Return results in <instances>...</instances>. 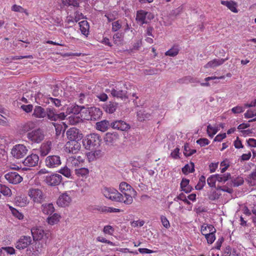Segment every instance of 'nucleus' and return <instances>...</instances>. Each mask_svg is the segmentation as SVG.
<instances>
[{"label":"nucleus","mask_w":256,"mask_h":256,"mask_svg":"<svg viewBox=\"0 0 256 256\" xmlns=\"http://www.w3.org/2000/svg\"><path fill=\"white\" fill-rule=\"evenodd\" d=\"M180 51L178 46H174L170 49L166 51L165 53L166 56H176Z\"/></svg>","instance_id":"nucleus-38"},{"label":"nucleus","mask_w":256,"mask_h":256,"mask_svg":"<svg viewBox=\"0 0 256 256\" xmlns=\"http://www.w3.org/2000/svg\"><path fill=\"white\" fill-rule=\"evenodd\" d=\"M44 138V132L38 128L27 134V138L33 143H40Z\"/></svg>","instance_id":"nucleus-6"},{"label":"nucleus","mask_w":256,"mask_h":256,"mask_svg":"<svg viewBox=\"0 0 256 256\" xmlns=\"http://www.w3.org/2000/svg\"><path fill=\"white\" fill-rule=\"evenodd\" d=\"M80 30L82 33L84 35L87 36L89 32V24L86 20H82L78 23Z\"/></svg>","instance_id":"nucleus-35"},{"label":"nucleus","mask_w":256,"mask_h":256,"mask_svg":"<svg viewBox=\"0 0 256 256\" xmlns=\"http://www.w3.org/2000/svg\"><path fill=\"white\" fill-rule=\"evenodd\" d=\"M146 12L143 10H140L137 12L136 20L140 22L141 25L148 23V22L146 20Z\"/></svg>","instance_id":"nucleus-29"},{"label":"nucleus","mask_w":256,"mask_h":256,"mask_svg":"<svg viewBox=\"0 0 256 256\" xmlns=\"http://www.w3.org/2000/svg\"><path fill=\"white\" fill-rule=\"evenodd\" d=\"M28 195L34 203L42 204L45 199V194L39 188H31L28 191Z\"/></svg>","instance_id":"nucleus-5"},{"label":"nucleus","mask_w":256,"mask_h":256,"mask_svg":"<svg viewBox=\"0 0 256 256\" xmlns=\"http://www.w3.org/2000/svg\"><path fill=\"white\" fill-rule=\"evenodd\" d=\"M2 194L5 196H10L12 194L11 190L10 188L5 185L0 184V194Z\"/></svg>","instance_id":"nucleus-43"},{"label":"nucleus","mask_w":256,"mask_h":256,"mask_svg":"<svg viewBox=\"0 0 256 256\" xmlns=\"http://www.w3.org/2000/svg\"><path fill=\"white\" fill-rule=\"evenodd\" d=\"M20 108L25 112L28 113L32 111L33 109V106L30 104L28 105L23 104L21 106Z\"/></svg>","instance_id":"nucleus-58"},{"label":"nucleus","mask_w":256,"mask_h":256,"mask_svg":"<svg viewBox=\"0 0 256 256\" xmlns=\"http://www.w3.org/2000/svg\"><path fill=\"white\" fill-rule=\"evenodd\" d=\"M220 3L226 6L232 12H238V10L236 9L237 4L236 2L232 0H222Z\"/></svg>","instance_id":"nucleus-34"},{"label":"nucleus","mask_w":256,"mask_h":256,"mask_svg":"<svg viewBox=\"0 0 256 256\" xmlns=\"http://www.w3.org/2000/svg\"><path fill=\"white\" fill-rule=\"evenodd\" d=\"M137 116L140 121L144 120L145 118H148L150 117V114L144 111L140 110L138 112Z\"/></svg>","instance_id":"nucleus-50"},{"label":"nucleus","mask_w":256,"mask_h":256,"mask_svg":"<svg viewBox=\"0 0 256 256\" xmlns=\"http://www.w3.org/2000/svg\"><path fill=\"white\" fill-rule=\"evenodd\" d=\"M102 192L106 198L112 201L122 202L123 200V194L114 188L104 187Z\"/></svg>","instance_id":"nucleus-3"},{"label":"nucleus","mask_w":256,"mask_h":256,"mask_svg":"<svg viewBox=\"0 0 256 256\" xmlns=\"http://www.w3.org/2000/svg\"><path fill=\"white\" fill-rule=\"evenodd\" d=\"M41 210L44 214L47 215H51L54 212V205L52 203L42 204L41 206Z\"/></svg>","instance_id":"nucleus-26"},{"label":"nucleus","mask_w":256,"mask_h":256,"mask_svg":"<svg viewBox=\"0 0 256 256\" xmlns=\"http://www.w3.org/2000/svg\"><path fill=\"white\" fill-rule=\"evenodd\" d=\"M52 148V143L50 142H46L43 143L40 148V152L42 156H46L50 152Z\"/></svg>","instance_id":"nucleus-32"},{"label":"nucleus","mask_w":256,"mask_h":256,"mask_svg":"<svg viewBox=\"0 0 256 256\" xmlns=\"http://www.w3.org/2000/svg\"><path fill=\"white\" fill-rule=\"evenodd\" d=\"M160 220L162 226L166 228H168L170 227L169 221L168 220L165 216H160Z\"/></svg>","instance_id":"nucleus-54"},{"label":"nucleus","mask_w":256,"mask_h":256,"mask_svg":"<svg viewBox=\"0 0 256 256\" xmlns=\"http://www.w3.org/2000/svg\"><path fill=\"white\" fill-rule=\"evenodd\" d=\"M176 199H178L181 200H182L185 203L188 204H190V202L187 200L186 198V195H184L183 193H181L178 196L174 198V200H176Z\"/></svg>","instance_id":"nucleus-55"},{"label":"nucleus","mask_w":256,"mask_h":256,"mask_svg":"<svg viewBox=\"0 0 256 256\" xmlns=\"http://www.w3.org/2000/svg\"><path fill=\"white\" fill-rule=\"evenodd\" d=\"M101 141L102 139L98 134L92 133L86 136L82 140V143L86 149L94 150L100 146Z\"/></svg>","instance_id":"nucleus-2"},{"label":"nucleus","mask_w":256,"mask_h":256,"mask_svg":"<svg viewBox=\"0 0 256 256\" xmlns=\"http://www.w3.org/2000/svg\"><path fill=\"white\" fill-rule=\"evenodd\" d=\"M196 143L200 144L201 146H204L208 144L210 141L206 138H201L196 141Z\"/></svg>","instance_id":"nucleus-56"},{"label":"nucleus","mask_w":256,"mask_h":256,"mask_svg":"<svg viewBox=\"0 0 256 256\" xmlns=\"http://www.w3.org/2000/svg\"><path fill=\"white\" fill-rule=\"evenodd\" d=\"M110 126L114 129H116L121 131H126L130 129L128 124L123 120H116L110 122Z\"/></svg>","instance_id":"nucleus-20"},{"label":"nucleus","mask_w":256,"mask_h":256,"mask_svg":"<svg viewBox=\"0 0 256 256\" xmlns=\"http://www.w3.org/2000/svg\"><path fill=\"white\" fill-rule=\"evenodd\" d=\"M110 126V123L107 120H103L96 123V128L98 130L104 132Z\"/></svg>","instance_id":"nucleus-31"},{"label":"nucleus","mask_w":256,"mask_h":256,"mask_svg":"<svg viewBox=\"0 0 256 256\" xmlns=\"http://www.w3.org/2000/svg\"><path fill=\"white\" fill-rule=\"evenodd\" d=\"M244 115V117L247 118H252L253 116H256V110H248Z\"/></svg>","instance_id":"nucleus-61"},{"label":"nucleus","mask_w":256,"mask_h":256,"mask_svg":"<svg viewBox=\"0 0 256 256\" xmlns=\"http://www.w3.org/2000/svg\"><path fill=\"white\" fill-rule=\"evenodd\" d=\"M87 158L89 162H92L102 156V151L96 149L90 150V152L86 153Z\"/></svg>","instance_id":"nucleus-23"},{"label":"nucleus","mask_w":256,"mask_h":256,"mask_svg":"<svg viewBox=\"0 0 256 256\" xmlns=\"http://www.w3.org/2000/svg\"><path fill=\"white\" fill-rule=\"evenodd\" d=\"M46 109L40 106H36L34 110L32 116L36 118H42L46 116Z\"/></svg>","instance_id":"nucleus-24"},{"label":"nucleus","mask_w":256,"mask_h":256,"mask_svg":"<svg viewBox=\"0 0 256 256\" xmlns=\"http://www.w3.org/2000/svg\"><path fill=\"white\" fill-rule=\"evenodd\" d=\"M86 1L88 2V0H62V2L64 6L78 8L80 6V3Z\"/></svg>","instance_id":"nucleus-25"},{"label":"nucleus","mask_w":256,"mask_h":256,"mask_svg":"<svg viewBox=\"0 0 256 256\" xmlns=\"http://www.w3.org/2000/svg\"><path fill=\"white\" fill-rule=\"evenodd\" d=\"M180 148H176L172 152L170 156L174 159H178L180 158L179 156V152Z\"/></svg>","instance_id":"nucleus-60"},{"label":"nucleus","mask_w":256,"mask_h":256,"mask_svg":"<svg viewBox=\"0 0 256 256\" xmlns=\"http://www.w3.org/2000/svg\"><path fill=\"white\" fill-rule=\"evenodd\" d=\"M182 10L183 8L182 6H179L172 10L170 14V16L171 17H176L182 12Z\"/></svg>","instance_id":"nucleus-51"},{"label":"nucleus","mask_w":256,"mask_h":256,"mask_svg":"<svg viewBox=\"0 0 256 256\" xmlns=\"http://www.w3.org/2000/svg\"><path fill=\"white\" fill-rule=\"evenodd\" d=\"M15 203L18 206L24 207L26 206L28 203V198L26 196H18L15 198Z\"/></svg>","instance_id":"nucleus-36"},{"label":"nucleus","mask_w":256,"mask_h":256,"mask_svg":"<svg viewBox=\"0 0 256 256\" xmlns=\"http://www.w3.org/2000/svg\"><path fill=\"white\" fill-rule=\"evenodd\" d=\"M45 164L49 168H57L61 164L60 158L57 155L49 156L45 160Z\"/></svg>","instance_id":"nucleus-9"},{"label":"nucleus","mask_w":256,"mask_h":256,"mask_svg":"<svg viewBox=\"0 0 256 256\" xmlns=\"http://www.w3.org/2000/svg\"><path fill=\"white\" fill-rule=\"evenodd\" d=\"M217 132V130L212 127L210 124L208 126L207 133L210 138H212L216 134Z\"/></svg>","instance_id":"nucleus-52"},{"label":"nucleus","mask_w":256,"mask_h":256,"mask_svg":"<svg viewBox=\"0 0 256 256\" xmlns=\"http://www.w3.org/2000/svg\"><path fill=\"white\" fill-rule=\"evenodd\" d=\"M231 185L234 187H238L242 185L244 180L242 178L238 177L232 180Z\"/></svg>","instance_id":"nucleus-45"},{"label":"nucleus","mask_w":256,"mask_h":256,"mask_svg":"<svg viewBox=\"0 0 256 256\" xmlns=\"http://www.w3.org/2000/svg\"><path fill=\"white\" fill-rule=\"evenodd\" d=\"M35 126V124L32 121H28L22 124L20 126V130L21 132L26 133L32 130Z\"/></svg>","instance_id":"nucleus-27"},{"label":"nucleus","mask_w":256,"mask_h":256,"mask_svg":"<svg viewBox=\"0 0 256 256\" xmlns=\"http://www.w3.org/2000/svg\"><path fill=\"white\" fill-rule=\"evenodd\" d=\"M36 241L34 250H35L38 254L42 253L44 252L48 244L50 242V240H46Z\"/></svg>","instance_id":"nucleus-22"},{"label":"nucleus","mask_w":256,"mask_h":256,"mask_svg":"<svg viewBox=\"0 0 256 256\" xmlns=\"http://www.w3.org/2000/svg\"><path fill=\"white\" fill-rule=\"evenodd\" d=\"M58 172L64 176L66 178H70L71 176V171L68 168L67 166H64L62 168H60Z\"/></svg>","instance_id":"nucleus-48"},{"label":"nucleus","mask_w":256,"mask_h":256,"mask_svg":"<svg viewBox=\"0 0 256 256\" xmlns=\"http://www.w3.org/2000/svg\"><path fill=\"white\" fill-rule=\"evenodd\" d=\"M84 110V111L82 112H85V108L84 106H80L78 105L72 106L70 108H69L68 109V110L70 113H72L74 114H79L82 110Z\"/></svg>","instance_id":"nucleus-37"},{"label":"nucleus","mask_w":256,"mask_h":256,"mask_svg":"<svg viewBox=\"0 0 256 256\" xmlns=\"http://www.w3.org/2000/svg\"><path fill=\"white\" fill-rule=\"evenodd\" d=\"M39 160V156L36 154H32L28 156L22 163L25 166L32 167L36 166Z\"/></svg>","instance_id":"nucleus-18"},{"label":"nucleus","mask_w":256,"mask_h":256,"mask_svg":"<svg viewBox=\"0 0 256 256\" xmlns=\"http://www.w3.org/2000/svg\"><path fill=\"white\" fill-rule=\"evenodd\" d=\"M118 104L113 102H109L104 106L105 111L109 114L114 113L118 108Z\"/></svg>","instance_id":"nucleus-30"},{"label":"nucleus","mask_w":256,"mask_h":256,"mask_svg":"<svg viewBox=\"0 0 256 256\" xmlns=\"http://www.w3.org/2000/svg\"><path fill=\"white\" fill-rule=\"evenodd\" d=\"M120 190L124 195L122 202L126 204H130L133 202L132 198H135L137 192L126 182H122L120 184Z\"/></svg>","instance_id":"nucleus-1"},{"label":"nucleus","mask_w":256,"mask_h":256,"mask_svg":"<svg viewBox=\"0 0 256 256\" xmlns=\"http://www.w3.org/2000/svg\"><path fill=\"white\" fill-rule=\"evenodd\" d=\"M12 10L15 12H24V8L20 6L14 4L12 7Z\"/></svg>","instance_id":"nucleus-62"},{"label":"nucleus","mask_w":256,"mask_h":256,"mask_svg":"<svg viewBox=\"0 0 256 256\" xmlns=\"http://www.w3.org/2000/svg\"><path fill=\"white\" fill-rule=\"evenodd\" d=\"M190 164L192 166V168L188 164H186L182 168V172L184 174H187L190 172H193L194 171V164L192 162H190Z\"/></svg>","instance_id":"nucleus-42"},{"label":"nucleus","mask_w":256,"mask_h":256,"mask_svg":"<svg viewBox=\"0 0 256 256\" xmlns=\"http://www.w3.org/2000/svg\"><path fill=\"white\" fill-rule=\"evenodd\" d=\"M190 180L186 178H183L180 183V188L184 192L186 193L190 192L192 188L189 185Z\"/></svg>","instance_id":"nucleus-33"},{"label":"nucleus","mask_w":256,"mask_h":256,"mask_svg":"<svg viewBox=\"0 0 256 256\" xmlns=\"http://www.w3.org/2000/svg\"><path fill=\"white\" fill-rule=\"evenodd\" d=\"M85 112L88 115L84 118V119L90 120H97L102 116V112L100 108L90 107L85 110Z\"/></svg>","instance_id":"nucleus-7"},{"label":"nucleus","mask_w":256,"mask_h":256,"mask_svg":"<svg viewBox=\"0 0 256 256\" xmlns=\"http://www.w3.org/2000/svg\"><path fill=\"white\" fill-rule=\"evenodd\" d=\"M31 232L34 240H50L52 238V233L50 232L44 231L40 228H32Z\"/></svg>","instance_id":"nucleus-4"},{"label":"nucleus","mask_w":256,"mask_h":256,"mask_svg":"<svg viewBox=\"0 0 256 256\" xmlns=\"http://www.w3.org/2000/svg\"><path fill=\"white\" fill-rule=\"evenodd\" d=\"M122 33L118 32L114 34L113 36L114 42L116 44H119L122 38Z\"/></svg>","instance_id":"nucleus-59"},{"label":"nucleus","mask_w":256,"mask_h":256,"mask_svg":"<svg viewBox=\"0 0 256 256\" xmlns=\"http://www.w3.org/2000/svg\"><path fill=\"white\" fill-rule=\"evenodd\" d=\"M62 176L57 174L48 176L45 178L46 182L50 186H56L58 185L62 182Z\"/></svg>","instance_id":"nucleus-15"},{"label":"nucleus","mask_w":256,"mask_h":256,"mask_svg":"<svg viewBox=\"0 0 256 256\" xmlns=\"http://www.w3.org/2000/svg\"><path fill=\"white\" fill-rule=\"evenodd\" d=\"M32 243V238L30 236H22L16 242V248L20 250L26 248Z\"/></svg>","instance_id":"nucleus-14"},{"label":"nucleus","mask_w":256,"mask_h":256,"mask_svg":"<svg viewBox=\"0 0 256 256\" xmlns=\"http://www.w3.org/2000/svg\"><path fill=\"white\" fill-rule=\"evenodd\" d=\"M196 150H191L188 144H186L184 146V154L186 156H189L196 152Z\"/></svg>","instance_id":"nucleus-44"},{"label":"nucleus","mask_w":256,"mask_h":256,"mask_svg":"<svg viewBox=\"0 0 256 256\" xmlns=\"http://www.w3.org/2000/svg\"><path fill=\"white\" fill-rule=\"evenodd\" d=\"M66 135L70 141L81 140L83 137L81 132L76 128H70L66 132Z\"/></svg>","instance_id":"nucleus-11"},{"label":"nucleus","mask_w":256,"mask_h":256,"mask_svg":"<svg viewBox=\"0 0 256 256\" xmlns=\"http://www.w3.org/2000/svg\"><path fill=\"white\" fill-rule=\"evenodd\" d=\"M75 172L77 176L79 177H84L88 174L89 170L87 168H82L76 169Z\"/></svg>","instance_id":"nucleus-40"},{"label":"nucleus","mask_w":256,"mask_h":256,"mask_svg":"<svg viewBox=\"0 0 256 256\" xmlns=\"http://www.w3.org/2000/svg\"><path fill=\"white\" fill-rule=\"evenodd\" d=\"M217 180L221 182H225L231 178V174L230 173L226 174H216Z\"/></svg>","instance_id":"nucleus-41"},{"label":"nucleus","mask_w":256,"mask_h":256,"mask_svg":"<svg viewBox=\"0 0 256 256\" xmlns=\"http://www.w3.org/2000/svg\"><path fill=\"white\" fill-rule=\"evenodd\" d=\"M10 209L12 214V215L18 220H22L24 218V216L22 213L20 212L18 210L12 206H10Z\"/></svg>","instance_id":"nucleus-47"},{"label":"nucleus","mask_w":256,"mask_h":256,"mask_svg":"<svg viewBox=\"0 0 256 256\" xmlns=\"http://www.w3.org/2000/svg\"><path fill=\"white\" fill-rule=\"evenodd\" d=\"M232 111L234 114H240L242 112H244V110L242 106H236V107L233 108L232 109Z\"/></svg>","instance_id":"nucleus-64"},{"label":"nucleus","mask_w":256,"mask_h":256,"mask_svg":"<svg viewBox=\"0 0 256 256\" xmlns=\"http://www.w3.org/2000/svg\"><path fill=\"white\" fill-rule=\"evenodd\" d=\"M229 59V58L228 56L225 58H220V59H214L208 62L204 67L205 68H214L216 66H221L222 64L226 61L228 60Z\"/></svg>","instance_id":"nucleus-21"},{"label":"nucleus","mask_w":256,"mask_h":256,"mask_svg":"<svg viewBox=\"0 0 256 256\" xmlns=\"http://www.w3.org/2000/svg\"><path fill=\"white\" fill-rule=\"evenodd\" d=\"M60 216L58 214L54 213L53 215L47 218V222L50 225L56 224L60 220Z\"/></svg>","instance_id":"nucleus-39"},{"label":"nucleus","mask_w":256,"mask_h":256,"mask_svg":"<svg viewBox=\"0 0 256 256\" xmlns=\"http://www.w3.org/2000/svg\"><path fill=\"white\" fill-rule=\"evenodd\" d=\"M122 27L121 23L120 20L114 22L112 23V31L116 32L119 30Z\"/></svg>","instance_id":"nucleus-53"},{"label":"nucleus","mask_w":256,"mask_h":256,"mask_svg":"<svg viewBox=\"0 0 256 256\" xmlns=\"http://www.w3.org/2000/svg\"><path fill=\"white\" fill-rule=\"evenodd\" d=\"M69 161L71 162L72 164L74 166H78L80 164L76 158V156H72L70 157Z\"/></svg>","instance_id":"nucleus-63"},{"label":"nucleus","mask_w":256,"mask_h":256,"mask_svg":"<svg viewBox=\"0 0 256 256\" xmlns=\"http://www.w3.org/2000/svg\"><path fill=\"white\" fill-rule=\"evenodd\" d=\"M119 136L116 132H107L104 138V140L106 144L108 146H114L119 140Z\"/></svg>","instance_id":"nucleus-13"},{"label":"nucleus","mask_w":256,"mask_h":256,"mask_svg":"<svg viewBox=\"0 0 256 256\" xmlns=\"http://www.w3.org/2000/svg\"><path fill=\"white\" fill-rule=\"evenodd\" d=\"M206 184V178L204 176H202L198 180V182L197 185L195 186V188L197 190H201L202 189Z\"/></svg>","instance_id":"nucleus-46"},{"label":"nucleus","mask_w":256,"mask_h":256,"mask_svg":"<svg viewBox=\"0 0 256 256\" xmlns=\"http://www.w3.org/2000/svg\"><path fill=\"white\" fill-rule=\"evenodd\" d=\"M4 177L10 183L14 184L20 183L22 180V178L18 173L14 172L7 173Z\"/></svg>","instance_id":"nucleus-16"},{"label":"nucleus","mask_w":256,"mask_h":256,"mask_svg":"<svg viewBox=\"0 0 256 256\" xmlns=\"http://www.w3.org/2000/svg\"><path fill=\"white\" fill-rule=\"evenodd\" d=\"M72 201V198L68 192L60 194L57 200L58 205L61 207L68 206Z\"/></svg>","instance_id":"nucleus-19"},{"label":"nucleus","mask_w":256,"mask_h":256,"mask_svg":"<svg viewBox=\"0 0 256 256\" xmlns=\"http://www.w3.org/2000/svg\"><path fill=\"white\" fill-rule=\"evenodd\" d=\"M106 92H110L113 97H116L120 98H128V96H126L127 92L126 90H121L117 86L114 88H112L111 90L106 89Z\"/></svg>","instance_id":"nucleus-17"},{"label":"nucleus","mask_w":256,"mask_h":256,"mask_svg":"<svg viewBox=\"0 0 256 256\" xmlns=\"http://www.w3.org/2000/svg\"><path fill=\"white\" fill-rule=\"evenodd\" d=\"M46 116L51 121L58 120V116L56 110L54 108H46Z\"/></svg>","instance_id":"nucleus-28"},{"label":"nucleus","mask_w":256,"mask_h":256,"mask_svg":"<svg viewBox=\"0 0 256 256\" xmlns=\"http://www.w3.org/2000/svg\"><path fill=\"white\" fill-rule=\"evenodd\" d=\"M28 152V148L24 144H16L13 147L11 154L14 157L19 159L25 156Z\"/></svg>","instance_id":"nucleus-8"},{"label":"nucleus","mask_w":256,"mask_h":256,"mask_svg":"<svg viewBox=\"0 0 256 256\" xmlns=\"http://www.w3.org/2000/svg\"><path fill=\"white\" fill-rule=\"evenodd\" d=\"M80 140L69 141L66 144V152L72 154L78 153L81 148Z\"/></svg>","instance_id":"nucleus-10"},{"label":"nucleus","mask_w":256,"mask_h":256,"mask_svg":"<svg viewBox=\"0 0 256 256\" xmlns=\"http://www.w3.org/2000/svg\"><path fill=\"white\" fill-rule=\"evenodd\" d=\"M217 180L216 174L212 175L207 180V183L211 188L216 186V182Z\"/></svg>","instance_id":"nucleus-49"},{"label":"nucleus","mask_w":256,"mask_h":256,"mask_svg":"<svg viewBox=\"0 0 256 256\" xmlns=\"http://www.w3.org/2000/svg\"><path fill=\"white\" fill-rule=\"evenodd\" d=\"M50 102L54 104V106L56 107H59L60 106H61V101L58 98H48V103Z\"/></svg>","instance_id":"nucleus-57"},{"label":"nucleus","mask_w":256,"mask_h":256,"mask_svg":"<svg viewBox=\"0 0 256 256\" xmlns=\"http://www.w3.org/2000/svg\"><path fill=\"white\" fill-rule=\"evenodd\" d=\"M208 228L210 229L208 232H207L205 227L201 228V232L205 236L207 240L208 243L212 244L214 242L216 239L214 233L216 232V230L212 225H210Z\"/></svg>","instance_id":"nucleus-12"}]
</instances>
